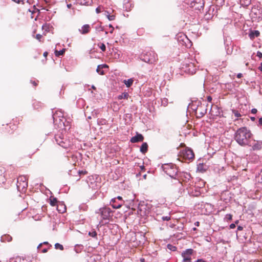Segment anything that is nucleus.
<instances>
[{
    "label": "nucleus",
    "mask_w": 262,
    "mask_h": 262,
    "mask_svg": "<svg viewBox=\"0 0 262 262\" xmlns=\"http://www.w3.org/2000/svg\"><path fill=\"white\" fill-rule=\"evenodd\" d=\"M252 134L250 130L246 127L238 128L235 133L234 139L241 146H245L248 144L249 140Z\"/></svg>",
    "instance_id": "obj_1"
},
{
    "label": "nucleus",
    "mask_w": 262,
    "mask_h": 262,
    "mask_svg": "<svg viewBox=\"0 0 262 262\" xmlns=\"http://www.w3.org/2000/svg\"><path fill=\"white\" fill-rule=\"evenodd\" d=\"M162 168L167 175L176 180L178 184H181L180 178L182 176L178 173V170L176 165L172 163L165 164L162 166Z\"/></svg>",
    "instance_id": "obj_2"
},
{
    "label": "nucleus",
    "mask_w": 262,
    "mask_h": 262,
    "mask_svg": "<svg viewBox=\"0 0 262 262\" xmlns=\"http://www.w3.org/2000/svg\"><path fill=\"white\" fill-rule=\"evenodd\" d=\"M182 72L185 73L190 75H193L196 72V69L193 63L189 61H185L182 66Z\"/></svg>",
    "instance_id": "obj_3"
},
{
    "label": "nucleus",
    "mask_w": 262,
    "mask_h": 262,
    "mask_svg": "<svg viewBox=\"0 0 262 262\" xmlns=\"http://www.w3.org/2000/svg\"><path fill=\"white\" fill-rule=\"evenodd\" d=\"M142 60L145 62L153 64L157 61L158 56L154 52H148L142 56Z\"/></svg>",
    "instance_id": "obj_4"
},
{
    "label": "nucleus",
    "mask_w": 262,
    "mask_h": 262,
    "mask_svg": "<svg viewBox=\"0 0 262 262\" xmlns=\"http://www.w3.org/2000/svg\"><path fill=\"white\" fill-rule=\"evenodd\" d=\"M55 140L56 143L63 148L67 149L71 145L70 142L66 139H64L61 135H56Z\"/></svg>",
    "instance_id": "obj_5"
},
{
    "label": "nucleus",
    "mask_w": 262,
    "mask_h": 262,
    "mask_svg": "<svg viewBox=\"0 0 262 262\" xmlns=\"http://www.w3.org/2000/svg\"><path fill=\"white\" fill-rule=\"evenodd\" d=\"M28 186L27 179L25 176H19L17 178V187L20 190L21 189L23 190Z\"/></svg>",
    "instance_id": "obj_6"
},
{
    "label": "nucleus",
    "mask_w": 262,
    "mask_h": 262,
    "mask_svg": "<svg viewBox=\"0 0 262 262\" xmlns=\"http://www.w3.org/2000/svg\"><path fill=\"white\" fill-rule=\"evenodd\" d=\"M123 204V201L122 200V197L120 196L112 199L110 202L111 205L115 209L120 208L122 206Z\"/></svg>",
    "instance_id": "obj_7"
},
{
    "label": "nucleus",
    "mask_w": 262,
    "mask_h": 262,
    "mask_svg": "<svg viewBox=\"0 0 262 262\" xmlns=\"http://www.w3.org/2000/svg\"><path fill=\"white\" fill-rule=\"evenodd\" d=\"M182 157L186 160H191L194 157V154L190 148H185L181 151Z\"/></svg>",
    "instance_id": "obj_8"
},
{
    "label": "nucleus",
    "mask_w": 262,
    "mask_h": 262,
    "mask_svg": "<svg viewBox=\"0 0 262 262\" xmlns=\"http://www.w3.org/2000/svg\"><path fill=\"white\" fill-rule=\"evenodd\" d=\"M52 117L54 123H58L61 125V124H63V122L61 119L63 117V114L60 111H57L55 113L52 115Z\"/></svg>",
    "instance_id": "obj_9"
},
{
    "label": "nucleus",
    "mask_w": 262,
    "mask_h": 262,
    "mask_svg": "<svg viewBox=\"0 0 262 262\" xmlns=\"http://www.w3.org/2000/svg\"><path fill=\"white\" fill-rule=\"evenodd\" d=\"M103 220H109L112 213V210L108 207H103L99 209Z\"/></svg>",
    "instance_id": "obj_10"
},
{
    "label": "nucleus",
    "mask_w": 262,
    "mask_h": 262,
    "mask_svg": "<svg viewBox=\"0 0 262 262\" xmlns=\"http://www.w3.org/2000/svg\"><path fill=\"white\" fill-rule=\"evenodd\" d=\"M193 250L192 249H187L182 253V256L183 258V262H191V256Z\"/></svg>",
    "instance_id": "obj_11"
},
{
    "label": "nucleus",
    "mask_w": 262,
    "mask_h": 262,
    "mask_svg": "<svg viewBox=\"0 0 262 262\" xmlns=\"http://www.w3.org/2000/svg\"><path fill=\"white\" fill-rule=\"evenodd\" d=\"M204 3L203 0H193L191 3V6L195 7V9H200L204 7Z\"/></svg>",
    "instance_id": "obj_12"
},
{
    "label": "nucleus",
    "mask_w": 262,
    "mask_h": 262,
    "mask_svg": "<svg viewBox=\"0 0 262 262\" xmlns=\"http://www.w3.org/2000/svg\"><path fill=\"white\" fill-rule=\"evenodd\" d=\"M91 27L88 24L84 25L80 29H79V31L81 34H86L90 32Z\"/></svg>",
    "instance_id": "obj_13"
},
{
    "label": "nucleus",
    "mask_w": 262,
    "mask_h": 262,
    "mask_svg": "<svg viewBox=\"0 0 262 262\" xmlns=\"http://www.w3.org/2000/svg\"><path fill=\"white\" fill-rule=\"evenodd\" d=\"M144 140V137L140 134H137V135L133 137L130 139V142L132 143H137L138 142L143 141Z\"/></svg>",
    "instance_id": "obj_14"
},
{
    "label": "nucleus",
    "mask_w": 262,
    "mask_h": 262,
    "mask_svg": "<svg viewBox=\"0 0 262 262\" xmlns=\"http://www.w3.org/2000/svg\"><path fill=\"white\" fill-rule=\"evenodd\" d=\"M112 13L109 11H104V15L110 21H112L115 19L116 16L113 14L114 11L112 10Z\"/></svg>",
    "instance_id": "obj_15"
},
{
    "label": "nucleus",
    "mask_w": 262,
    "mask_h": 262,
    "mask_svg": "<svg viewBox=\"0 0 262 262\" xmlns=\"http://www.w3.org/2000/svg\"><path fill=\"white\" fill-rule=\"evenodd\" d=\"M262 148V141H254L252 145L254 150H260Z\"/></svg>",
    "instance_id": "obj_16"
},
{
    "label": "nucleus",
    "mask_w": 262,
    "mask_h": 262,
    "mask_svg": "<svg viewBox=\"0 0 262 262\" xmlns=\"http://www.w3.org/2000/svg\"><path fill=\"white\" fill-rule=\"evenodd\" d=\"M31 258L30 257H21L17 256L15 258V262H30Z\"/></svg>",
    "instance_id": "obj_17"
},
{
    "label": "nucleus",
    "mask_w": 262,
    "mask_h": 262,
    "mask_svg": "<svg viewBox=\"0 0 262 262\" xmlns=\"http://www.w3.org/2000/svg\"><path fill=\"white\" fill-rule=\"evenodd\" d=\"M260 33L257 30L252 31L249 33V36L251 39H253L254 38L259 36Z\"/></svg>",
    "instance_id": "obj_18"
},
{
    "label": "nucleus",
    "mask_w": 262,
    "mask_h": 262,
    "mask_svg": "<svg viewBox=\"0 0 262 262\" xmlns=\"http://www.w3.org/2000/svg\"><path fill=\"white\" fill-rule=\"evenodd\" d=\"M148 150V144L146 142L143 143L141 145L140 149V151L142 154H145Z\"/></svg>",
    "instance_id": "obj_19"
},
{
    "label": "nucleus",
    "mask_w": 262,
    "mask_h": 262,
    "mask_svg": "<svg viewBox=\"0 0 262 262\" xmlns=\"http://www.w3.org/2000/svg\"><path fill=\"white\" fill-rule=\"evenodd\" d=\"M77 2L81 5L89 6L92 4L93 0H77Z\"/></svg>",
    "instance_id": "obj_20"
},
{
    "label": "nucleus",
    "mask_w": 262,
    "mask_h": 262,
    "mask_svg": "<svg viewBox=\"0 0 262 262\" xmlns=\"http://www.w3.org/2000/svg\"><path fill=\"white\" fill-rule=\"evenodd\" d=\"M134 80L133 79L130 78L127 80H124L123 82L127 88L130 87L133 83Z\"/></svg>",
    "instance_id": "obj_21"
},
{
    "label": "nucleus",
    "mask_w": 262,
    "mask_h": 262,
    "mask_svg": "<svg viewBox=\"0 0 262 262\" xmlns=\"http://www.w3.org/2000/svg\"><path fill=\"white\" fill-rule=\"evenodd\" d=\"M57 208L58 211L60 213H63L66 210V206L62 204L57 205Z\"/></svg>",
    "instance_id": "obj_22"
},
{
    "label": "nucleus",
    "mask_w": 262,
    "mask_h": 262,
    "mask_svg": "<svg viewBox=\"0 0 262 262\" xmlns=\"http://www.w3.org/2000/svg\"><path fill=\"white\" fill-rule=\"evenodd\" d=\"M83 248V246L82 245H76L75 246L74 250L76 253L80 252Z\"/></svg>",
    "instance_id": "obj_23"
},
{
    "label": "nucleus",
    "mask_w": 262,
    "mask_h": 262,
    "mask_svg": "<svg viewBox=\"0 0 262 262\" xmlns=\"http://www.w3.org/2000/svg\"><path fill=\"white\" fill-rule=\"evenodd\" d=\"M167 249H168L169 250L171 251H175L177 250V247L171 244H168L167 245Z\"/></svg>",
    "instance_id": "obj_24"
},
{
    "label": "nucleus",
    "mask_w": 262,
    "mask_h": 262,
    "mask_svg": "<svg viewBox=\"0 0 262 262\" xmlns=\"http://www.w3.org/2000/svg\"><path fill=\"white\" fill-rule=\"evenodd\" d=\"M65 52V49H62L61 50H60V51H55V54L56 56H59L60 55H62Z\"/></svg>",
    "instance_id": "obj_25"
},
{
    "label": "nucleus",
    "mask_w": 262,
    "mask_h": 262,
    "mask_svg": "<svg viewBox=\"0 0 262 262\" xmlns=\"http://www.w3.org/2000/svg\"><path fill=\"white\" fill-rule=\"evenodd\" d=\"M128 97V93H123L121 95H120L118 96V99H127Z\"/></svg>",
    "instance_id": "obj_26"
},
{
    "label": "nucleus",
    "mask_w": 262,
    "mask_h": 262,
    "mask_svg": "<svg viewBox=\"0 0 262 262\" xmlns=\"http://www.w3.org/2000/svg\"><path fill=\"white\" fill-rule=\"evenodd\" d=\"M57 203V200L56 198H54L50 199V205L52 206H55Z\"/></svg>",
    "instance_id": "obj_27"
},
{
    "label": "nucleus",
    "mask_w": 262,
    "mask_h": 262,
    "mask_svg": "<svg viewBox=\"0 0 262 262\" xmlns=\"http://www.w3.org/2000/svg\"><path fill=\"white\" fill-rule=\"evenodd\" d=\"M55 248L56 249H59L60 250H63V247L62 245L60 244L59 243H56L55 244Z\"/></svg>",
    "instance_id": "obj_28"
},
{
    "label": "nucleus",
    "mask_w": 262,
    "mask_h": 262,
    "mask_svg": "<svg viewBox=\"0 0 262 262\" xmlns=\"http://www.w3.org/2000/svg\"><path fill=\"white\" fill-rule=\"evenodd\" d=\"M242 5L248 6L251 3V0H242Z\"/></svg>",
    "instance_id": "obj_29"
},
{
    "label": "nucleus",
    "mask_w": 262,
    "mask_h": 262,
    "mask_svg": "<svg viewBox=\"0 0 262 262\" xmlns=\"http://www.w3.org/2000/svg\"><path fill=\"white\" fill-rule=\"evenodd\" d=\"M102 51L104 52L106 50L105 45L103 43H101L98 45Z\"/></svg>",
    "instance_id": "obj_30"
},
{
    "label": "nucleus",
    "mask_w": 262,
    "mask_h": 262,
    "mask_svg": "<svg viewBox=\"0 0 262 262\" xmlns=\"http://www.w3.org/2000/svg\"><path fill=\"white\" fill-rule=\"evenodd\" d=\"M12 1L17 4H20V3L24 4L25 1L30 3L29 0H12Z\"/></svg>",
    "instance_id": "obj_31"
},
{
    "label": "nucleus",
    "mask_w": 262,
    "mask_h": 262,
    "mask_svg": "<svg viewBox=\"0 0 262 262\" xmlns=\"http://www.w3.org/2000/svg\"><path fill=\"white\" fill-rule=\"evenodd\" d=\"M96 71L99 74L101 75H103L104 74V71L102 69H98V66L97 67Z\"/></svg>",
    "instance_id": "obj_32"
},
{
    "label": "nucleus",
    "mask_w": 262,
    "mask_h": 262,
    "mask_svg": "<svg viewBox=\"0 0 262 262\" xmlns=\"http://www.w3.org/2000/svg\"><path fill=\"white\" fill-rule=\"evenodd\" d=\"M203 164H200L198 165V169L200 171H205V169L203 168Z\"/></svg>",
    "instance_id": "obj_33"
},
{
    "label": "nucleus",
    "mask_w": 262,
    "mask_h": 262,
    "mask_svg": "<svg viewBox=\"0 0 262 262\" xmlns=\"http://www.w3.org/2000/svg\"><path fill=\"white\" fill-rule=\"evenodd\" d=\"M103 7H101V6H98L96 9V12L97 13H99L103 11Z\"/></svg>",
    "instance_id": "obj_34"
},
{
    "label": "nucleus",
    "mask_w": 262,
    "mask_h": 262,
    "mask_svg": "<svg viewBox=\"0 0 262 262\" xmlns=\"http://www.w3.org/2000/svg\"><path fill=\"white\" fill-rule=\"evenodd\" d=\"M89 235L92 237H95L97 236V233L95 231H92L91 232H89Z\"/></svg>",
    "instance_id": "obj_35"
},
{
    "label": "nucleus",
    "mask_w": 262,
    "mask_h": 262,
    "mask_svg": "<svg viewBox=\"0 0 262 262\" xmlns=\"http://www.w3.org/2000/svg\"><path fill=\"white\" fill-rule=\"evenodd\" d=\"M108 66L105 64L98 65V69H103V68H108Z\"/></svg>",
    "instance_id": "obj_36"
},
{
    "label": "nucleus",
    "mask_w": 262,
    "mask_h": 262,
    "mask_svg": "<svg viewBox=\"0 0 262 262\" xmlns=\"http://www.w3.org/2000/svg\"><path fill=\"white\" fill-rule=\"evenodd\" d=\"M43 244H45V245H48V243L47 242H43V243H40L38 246H37V249L38 250H40V247L42 246V245Z\"/></svg>",
    "instance_id": "obj_37"
},
{
    "label": "nucleus",
    "mask_w": 262,
    "mask_h": 262,
    "mask_svg": "<svg viewBox=\"0 0 262 262\" xmlns=\"http://www.w3.org/2000/svg\"><path fill=\"white\" fill-rule=\"evenodd\" d=\"M233 113L237 118L241 116V114L238 112V111H233Z\"/></svg>",
    "instance_id": "obj_38"
},
{
    "label": "nucleus",
    "mask_w": 262,
    "mask_h": 262,
    "mask_svg": "<svg viewBox=\"0 0 262 262\" xmlns=\"http://www.w3.org/2000/svg\"><path fill=\"white\" fill-rule=\"evenodd\" d=\"M232 215L229 214H227L226 215V219L228 220H232Z\"/></svg>",
    "instance_id": "obj_39"
},
{
    "label": "nucleus",
    "mask_w": 262,
    "mask_h": 262,
    "mask_svg": "<svg viewBox=\"0 0 262 262\" xmlns=\"http://www.w3.org/2000/svg\"><path fill=\"white\" fill-rule=\"evenodd\" d=\"M162 219L163 221H169L170 219V217L168 216H163Z\"/></svg>",
    "instance_id": "obj_40"
},
{
    "label": "nucleus",
    "mask_w": 262,
    "mask_h": 262,
    "mask_svg": "<svg viewBox=\"0 0 262 262\" xmlns=\"http://www.w3.org/2000/svg\"><path fill=\"white\" fill-rule=\"evenodd\" d=\"M184 175L185 176V178L188 180H189V179L191 178V176H190V174H189V173H184Z\"/></svg>",
    "instance_id": "obj_41"
},
{
    "label": "nucleus",
    "mask_w": 262,
    "mask_h": 262,
    "mask_svg": "<svg viewBox=\"0 0 262 262\" xmlns=\"http://www.w3.org/2000/svg\"><path fill=\"white\" fill-rule=\"evenodd\" d=\"M42 35L41 34H38L36 35V38L39 41H40V39Z\"/></svg>",
    "instance_id": "obj_42"
},
{
    "label": "nucleus",
    "mask_w": 262,
    "mask_h": 262,
    "mask_svg": "<svg viewBox=\"0 0 262 262\" xmlns=\"http://www.w3.org/2000/svg\"><path fill=\"white\" fill-rule=\"evenodd\" d=\"M48 248H45L41 250H40V251L41 253H46L48 251Z\"/></svg>",
    "instance_id": "obj_43"
},
{
    "label": "nucleus",
    "mask_w": 262,
    "mask_h": 262,
    "mask_svg": "<svg viewBox=\"0 0 262 262\" xmlns=\"http://www.w3.org/2000/svg\"><path fill=\"white\" fill-rule=\"evenodd\" d=\"M96 29L98 30L99 31H103V28L101 26H99V27H96Z\"/></svg>",
    "instance_id": "obj_44"
},
{
    "label": "nucleus",
    "mask_w": 262,
    "mask_h": 262,
    "mask_svg": "<svg viewBox=\"0 0 262 262\" xmlns=\"http://www.w3.org/2000/svg\"><path fill=\"white\" fill-rule=\"evenodd\" d=\"M257 56L259 58H262V53L260 51L257 52Z\"/></svg>",
    "instance_id": "obj_45"
},
{
    "label": "nucleus",
    "mask_w": 262,
    "mask_h": 262,
    "mask_svg": "<svg viewBox=\"0 0 262 262\" xmlns=\"http://www.w3.org/2000/svg\"><path fill=\"white\" fill-rule=\"evenodd\" d=\"M251 112L252 114H255L257 113V109L256 108H252Z\"/></svg>",
    "instance_id": "obj_46"
},
{
    "label": "nucleus",
    "mask_w": 262,
    "mask_h": 262,
    "mask_svg": "<svg viewBox=\"0 0 262 262\" xmlns=\"http://www.w3.org/2000/svg\"><path fill=\"white\" fill-rule=\"evenodd\" d=\"M235 228V224L232 223L230 225V229H234Z\"/></svg>",
    "instance_id": "obj_47"
},
{
    "label": "nucleus",
    "mask_w": 262,
    "mask_h": 262,
    "mask_svg": "<svg viewBox=\"0 0 262 262\" xmlns=\"http://www.w3.org/2000/svg\"><path fill=\"white\" fill-rule=\"evenodd\" d=\"M258 125H260V126H262V117H260L259 119V120H258Z\"/></svg>",
    "instance_id": "obj_48"
},
{
    "label": "nucleus",
    "mask_w": 262,
    "mask_h": 262,
    "mask_svg": "<svg viewBox=\"0 0 262 262\" xmlns=\"http://www.w3.org/2000/svg\"><path fill=\"white\" fill-rule=\"evenodd\" d=\"M207 101H208V102H211V101H212V99L211 96H207Z\"/></svg>",
    "instance_id": "obj_49"
},
{
    "label": "nucleus",
    "mask_w": 262,
    "mask_h": 262,
    "mask_svg": "<svg viewBox=\"0 0 262 262\" xmlns=\"http://www.w3.org/2000/svg\"><path fill=\"white\" fill-rule=\"evenodd\" d=\"M79 173L80 174H86L87 173V172L86 171L82 170V171H79Z\"/></svg>",
    "instance_id": "obj_50"
},
{
    "label": "nucleus",
    "mask_w": 262,
    "mask_h": 262,
    "mask_svg": "<svg viewBox=\"0 0 262 262\" xmlns=\"http://www.w3.org/2000/svg\"><path fill=\"white\" fill-rule=\"evenodd\" d=\"M196 262H207L203 259H198L196 260Z\"/></svg>",
    "instance_id": "obj_51"
},
{
    "label": "nucleus",
    "mask_w": 262,
    "mask_h": 262,
    "mask_svg": "<svg viewBox=\"0 0 262 262\" xmlns=\"http://www.w3.org/2000/svg\"><path fill=\"white\" fill-rule=\"evenodd\" d=\"M243 227H242V226H238L237 227V230H238V231H242V230H243Z\"/></svg>",
    "instance_id": "obj_52"
},
{
    "label": "nucleus",
    "mask_w": 262,
    "mask_h": 262,
    "mask_svg": "<svg viewBox=\"0 0 262 262\" xmlns=\"http://www.w3.org/2000/svg\"><path fill=\"white\" fill-rule=\"evenodd\" d=\"M242 73H239L237 74V77L238 78H240L242 77Z\"/></svg>",
    "instance_id": "obj_53"
},
{
    "label": "nucleus",
    "mask_w": 262,
    "mask_h": 262,
    "mask_svg": "<svg viewBox=\"0 0 262 262\" xmlns=\"http://www.w3.org/2000/svg\"><path fill=\"white\" fill-rule=\"evenodd\" d=\"M258 69L262 72V62L260 63V65Z\"/></svg>",
    "instance_id": "obj_54"
},
{
    "label": "nucleus",
    "mask_w": 262,
    "mask_h": 262,
    "mask_svg": "<svg viewBox=\"0 0 262 262\" xmlns=\"http://www.w3.org/2000/svg\"><path fill=\"white\" fill-rule=\"evenodd\" d=\"M31 82L32 83V84L34 85V86H36L37 85V83L35 81H31Z\"/></svg>",
    "instance_id": "obj_55"
},
{
    "label": "nucleus",
    "mask_w": 262,
    "mask_h": 262,
    "mask_svg": "<svg viewBox=\"0 0 262 262\" xmlns=\"http://www.w3.org/2000/svg\"><path fill=\"white\" fill-rule=\"evenodd\" d=\"M194 225L196 226H199L200 225V222H196L195 223H194Z\"/></svg>",
    "instance_id": "obj_56"
},
{
    "label": "nucleus",
    "mask_w": 262,
    "mask_h": 262,
    "mask_svg": "<svg viewBox=\"0 0 262 262\" xmlns=\"http://www.w3.org/2000/svg\"><path fill=\"white\" fill-rule=\"evenodd\" d=\"M47 55H48V53L47 52H44V53H43V56H44L46 57V56H47Z\"/></svg>",
    "instance_id": "obj_57"
},
{
    "label": "nucleus",
    "mask_w": 262,
    "mask_h": 262,
    "mask_svg": "<svg viewBox=\"0 0 262 262\" xmlns=\"http://www.w3.org/2000/svg\"><path fill=\"white\" fill-rule=\"evenodd\" d=\"M71 6H72V5H71V4H68V5H67V7H68V8H71Z\"/></svg>",
    "instance_id": "obj_58"
},
{
    "label": "nucleus",
    "mask_w": 262,
    "mask_h": 262,
    "mask_svg": "<svg viewBox=\"0 0 262 262\" xmlns=\"http://www.w3.org/2000/svg\"><path fill=\"white\" fill-rule=\"evenodd\" d=\"M205 112H206V110H205ZM205 113L206 112H205V113H203V112L200 113V114L201 115V116H203L205 114Z\"/></svg>",
    "instance_id": "obj_59"
},
{
    "label": "nucleus",
    "mask_w": 262,
    "mask_h": 262,
    "mask_svg": "<svg viewBox=\"0 0 262 262\" xmlns=\"http://www.w3.org/2000/svg\"><path fill=\"white\" fill-rule=\"evenodd\" d=\"M92 88L93 89V90H96V87L94 86V85H92Z\"/></svg>",
    "instance_id": "obj_60"
},
{
    "label": "nucleus",
    "mask_w": 262,
    "mask_h": 262,
    "mask_svg": "<svg viewBox=\"0 0 262 262\" xmlns=\"http://www.w3.org/2000/svg\"><path fill=\"white\" fill-rule=\"evenodd\" d=\"M114 30V28H113V29H112V30H111L110 33H112L113 32Z\"/></svg>",
    "instance_id": "obj_61"
},
{
    "label": "nucleus",
    "mask_w": 262,
    "mask_h": 262,
    "mask_svg": "<svg viewBox=\"0 0 262 262\" xmlns=\"http://www.w3.org/2000/svg\"><path fill=\"white\" fill-rule=\"evenodd\" d=\"M109 27H110V28H112V29H113V28H114V27H113V26H112L111 24H110V25H109Z\"/></svg>",
    "instance_id": "obj_62"
},
{
    "label": "nucleus",
    "mask_w": 262,
    "mask_h": 262,
    "mask_svg": "<svg viewBox=\"0 0 262 262\" xmlns=\"http://www.w3.org/2000/svg\"><path fill=\"white\" fill-rule=\"evenodd\" d=\"M238 223V220H237V221H236L235 222V223H234V224H237Z\"/></svg>",
    "instance_id": "obj_63"
},
{
    "label": "nucleus",
    "mask_w": 262,
    "mask_h": 262,
    "mask_svg": "<svg viewBox=\"0 0 262 262\" xmlns=\"http://www.w3.org/2000/svg\"><path fill=\"white\" fill-rule=\"evenodd\" d=\"M251 119L253 121V120H255V118L254 117H251Z\"/></svg>",
    "instance_id": "obj_64"
}]
</instances>
